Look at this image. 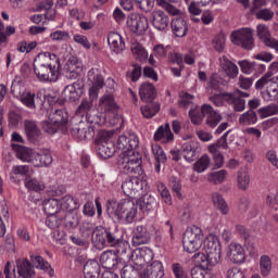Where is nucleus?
<instances>
[{
	"instance_id": "f257e3e1",
	"label": "nucleus",
	"mask_w": 278,
	"mask_h": 278,
	"mask_svg": "<svg viewBox=\"0 0 278 278\" xmlns=\"http://www.w3.org/2000/svg\"><path fill=\"white\" fill-rule=\"evenodd\" d=\"M62 63L58 54L51 52L39 53L34 61V73L39 81L55 84L60 79Z\"/></svg>"
},
{
	"instance_id": "f03ea898",
	"label": "nucleus",
	"mask_w": 278,
	"mask_h": 278,
	"mask_svg": "<svg viewBox=\"0 0 278 278\" xmlns=\"http://www.w3.org/2000/svg\"><path fill=\"white\" fill-rule=\"evenodd\" d=\"M106 211L110 216H114L117 220L131 225L136 220V216H138V204L129 199L119 202L109 200Z\"/></svg>"
},
{
	"instance_id": "7ed1b4c3",
	"label": "nucleus",
	"mask_w": 278,
	"mask_h": 278,
	"mask_svg": "<svg viewBox=\"0 0 278 278\" xmlns=\"http://www.w3.org/2000/svg\"><path fill=\"white\" fill-rule=\"evenodd\" d=\"M192 260L206 268L216 266L220 262V243L214 237L205 239L203 249L197 252Z\"/></svg>"
},
{
	"instance_id": "20e7f679",
	"label": "nucleus",
	"mask_w": 278,
	"mask_h": 278,
	"mask_svg": "<svg viewBox=\"0 0 278 278\" xmlns=\"http://www.w3.org/2000/svg\"><path fill=\"white\" fill-rule=\"evenodd\" d=\"M118 166L131 177H140L142 175V154L135 151L122 152L118 157Z\"/></svg>"
},
{
	"instance_id": "39448f33",
	"label": "nucleus",
	"mask_w": 278,
	"mask_h": 278,
	"mask_svg": "<svg viewBox=\"0 0 278 278\" xmlns=\"http://www.w3.org/2000/svg\"><path fill=\"white\" fill-rule=\"evenodd\" d=\"M98 108L104 116L101 117L98 115L97 117L89 119L93 125H103V123H105V118H116L121 110V106H118V103L112 93H106L100 97Z\"/></svg>"
},
{
	"instance_id": "423d86ee",
	"label": "nucleus",
	"mask_w": 278,
	"mask_h": 278,
	"mask_svg": "<svg viewBox=\"0 0 278 278\" xmlns=\"http://www.w3.org/2000/svg\"><path fill=\"white\" fill-rule=\"evenodd\" d=\"M205 243L203 230L199 226L187 228L182 237V248L186 253H197Z\"/></svg>"
},
{
	"instance_id": "0eeeda50",
	"label": "nucleus",
	"mask_w": 278,
	"mask_h": 278,
	"mask_svg": "<svg viewBox=\"0 0 278 278\" xmlns=\"http://www.w3.org/2000/svg\"><path fill=\"white\" fill-rule=\"evenodd\" d=\"M17 276L16 269L12 268L10 262H8L4 266V275L5 278H31L36 275L34 267H31V263L27 258H18L16 261Z\"/></svg>"
},
{
	"instance_id": "6e6552de",
	"label": "nucleus",
	"mask_w": 278,
	"mask_h": 278,
	"mask_svg": "<svg viewBox=\"0 0 278 278\" xmlns=\"http://www.w3.org/2000/svg\"><path fill=\"white\" fill-rule=\"evenodd\" d=\"M230 40L237 47H242L247 51H251L255 47V40L253 39V30L251 28H241L233 30L230 35Z\"/></svg>"
},
{
	"instance_id": "1a4fd4ad",
	"label": "nucleus",
	"mask_w": 278,
	"mask_h": 278,
	"mask_svg": "<svg viewBox=\"0 0 278 278\" xmlns=\"http://www.w3.org/2000/svg\"><path fill=\"white\" fill-rule=\"evenodd\" d=\"M126 25L132 34L142 36L149 29V20L142 14L132 13L127 16Z\"/></svg>"
},
{
	"instance_id": "9d476101",
	"label": "nucleus",
	"mask_w": 278,
	"mask_h": 278,
	"mask_svg": "<svg viewBox=\"0 0 278 278\" xmlns=\"http://www.w3.org/2000/svg\"><path fill=\"white\" fill-rule=\"evenodd\" d=\"M87 78L89 84H91V87L89 88V97L91 101H94V99L99 97V91L101 90V88L105 86V81L103 79V76L101 75V70L92 67L91 70H89Z\"/></svg>"
},
{
	"instance_id": "9b49d317",
	"label": "nucleus",
	"mask_w": 278,
	"mask_h": 278,
	"mask_svg": "<svg viewBox=\"0 0 278 278\" xmlns=\"http://www.w3.org/2000/svg\"><path fill=\"white\" fill-rule=\"evenodd\" d=\"M139 140L136 134L126 132L118 137L116 147L122 153H129V151H136Z\"/></svg>"
},
{
	"instance_id": "f8f14e48",
	"label": "nucleus",
	"mask_w": 278,
	"mask_h": 278,
	"mask_svg": "<svg viewBox=\"0 0 278 278\" xmlns=\"http://www.w3.org/2000/svg\"><path fill=\"white\" fill-rule=\"evenodd\" d=\"M150 22L152 27L157 29V31H166L168 25H170V18L162 10L153 11L150 15Z\"/></svg>"
},
{
	"instance_id": "ddd939ff",
	"label": "nucleus",
	"mask_w": 278,
	"mask_h": 278,
	"mask_svg": "<svg viewBox=\"0 0 278 278\" xmlns=\"http://www.w3.org/2000/svg\"><path fill=\"white\" fill-rule=\"evenodd\" d=\"M140 278H164V265L160 261H153L139 271Z\"/></svg>"
},
{
	"instance_id": "4468645a",
	"label": "nucleus",
	"mask_w": 278,
	"mask_h": 278,
	"mask_svg": "<svg viewBox=\"0 0 278 278\" xmlns=\"http://www.w3.org/2000/svg\"><path fill=\"white\" fill-rule=\"evenodd\" d=\"M226 257L232 264H242L245 260L244 248L240 243H230L226 250Z\"/></svg>"
},
{
	"instance_id": "2eb2a0df",
	"label": "nucleus",
	"mask_w": 278,
	"mask_h": 278,
	"mask_svg": "<svg viewBox=\"0 0 278 278\" xmlns=\"http://www.w3.org/2000/svg\"><path fill=\"white\" fill-rule=\"evenodd\" d=\"M100 264L103 266V268H106V270H114L116 268H121L123 264L121 261H118V255L114 251H105L100 256Z\"/></svg>"
},
{
	"instance_id": "dca6fc26",
	"label": "nucleus",
	"mask_w": 278,
	"mask_h": 278,
	"mask_svg": "<svg viewBox=\"0 0 278 278\" xmlns=\"http://www.w3.org/2000/svg\"><path fill=\"white\" fill-rule=\"evenodd\" d=\"M151 260H153V251L149 248L135 250L130 254V261L134 262L135 266H144Z\"/></svg>"
},
{
	"instance_id": "f3484780",
	"label": "nucleus",
	"mask_w": 278,
	"mask_h": 278,
	"mask_svg": "<svg viewBox=\"0 0 278 278\" xmlns=\"http://www.w3.org/2000/svg\"><path fill=\"white\" fill-rule=\"evenodd\" d=\"M142 180L138 176L127 179L122 184V190L126 197H136L142 190Z\"/></svg>"
},
{
	"instance_id": "a211bd4d",
	"label": "nucleus",
	"mask_w": 278,
	"mask_h": 278,
	"mask_svg": "<svg viewBox=\"0 0 278 278\" xmlns=\"http://www.w3.org/2000/svg\"><path fill=\"white\" fill-rule=\"evenodd\" d=\"M71 136L75 140H90L94 136V129L90 126L74 125L70 128Z\"/></svg>"
},
{
	"instance_id": "6ab92c4d",
	"label": "nucleus",
	"mask_w": 278,
	"mask_h": 278,
	"mask_svg": "<svg viewBox=\"0 0 278 278\" xmlns=\"http://www.w3.org/2000/svg\"><path fill=\"white\" fill-rule=\"evenodd\" d=\"M12 149L15 151L17 160L28 164H34V160L36 157V151H34V149L18 144H12Z\"/></svg>"
},
{
	"instance_id": "aec40b11",
	"label": "nucleus",
	"mask_w": 278,
	"mask_h": 278,
	"mask_svg": "<svg viewBox=\"0 0 278 278\" xmlns=\"http://www.w3.org/2000/svg\"><path fill=\"white\" fill-rule=\"evenodd\" d=\"M108 45L114 53H123L125 51V39L116 31H111L108 35Z\"/></svg>"
},
{
	"instance_id": "412c9836",
	"label": "nucleus",
	"mask_w": 278,
	"mask_h": 278,
	"mask_svg": "<svg viewBox=\"0 0 278 278\" xmlns=\"http://www.w3.org/2000/svg\"><path fill=\"white\" fill-rule=\"evenodd\" d=\"M84 65L75 56L70 58L65 63V76L67 79H77L81 73Z\"/></svg>"
},
{
	"instance_id": "4be33fe9",
	"label": "nucleus",
	"mask_w": 278,
	"mask_h": 278,
	"mask_svg": "<svg viewBox=\"0 0 278 278\" xmlns=\"http://www.w3.org/2000/svg\"><path fill=\"white\" fill-rule=\"evenodd\" d=\"M151 242V233L147 226H137L132 236V245L140 247L141 244H149Z\"/></svg>"
},
{
	"instance_id": "5701e85b",
	"label": "nucleus",
	"mask_w": 278,
	"mask_h": 278,
	"mask_svg": "<svg viewBox=\"0 0 278 278\" xmlns=\"http://www.w3.org/2000/svg\"><path fill=\"white\" fill-rule=\"evenodd\" d=\"M202 114H206V125L208 127H216L220 121H223V115L218 114V112L214 111V108L210 104L202 105Z\"/></svg>"
},
{
	"instance_id": "b1692460",
	"label": "nucleus",
	"mask_w": 278,
	"mask_h": 278,
	"mask_svg": "<svg viewBox=\"0 0 278 278\" xmlns=\"http://www.w3.org/2000/svg\"><path fill=\"white\" fill-rule=\"evenodd\" d=\"M175 136L170 130V124H165L164 126H160L154 132V140L156 142H162L163 144H168V142H173Z\"/></svg>"
},
{
	"instance_id": "393cba45",
	"label": "nucleus",
	"mask_w": 278,
	"mask_h": 278,
	"mask_svg": "<svg viewBox=\"0 0 278 278\" xmlns=\"http://www.w3.org/2000/svg\"><path fill=\"white\" fill-rule=\"evenodd\" d=\"M139 97L144 103L153 101L157 97V89L151 83H143L139 87Z\"/></svg>"
},
{
	"instance_id": "a878e982",
	"label": "nucleus",
	"mask_w": 278,
	"mask_h": 278,
	"mask_svg": "<svg viewBox=\"0 0 278 278\" xmlns=\"http://www.w3.org/2000/svg\"><path fill=\"white\" fill-rule=\"evenodd\" d=\"M63 99L65 101H79L81 97V85L79 83H73L67 85L63 90Z\"/></svg>"
},
{
	"instance_id": "bb28decb",
	"label": "nucleus",
	"mask_w": 278,
	"mask_h": 278,
	"mask_svg": "<svg viewBox=\"0 0 278 278\" xmlns=\"http://www.w3.org/2000/svg\"><path fill=\"white\" fill-rule=\"evenodd\" d=\"M219 66L224 71L225 75L229 77V79H236V77H238V65L228 60L227 56L219 58Z\"/></svg>"
},
{
	"instance_id": "cd10ccee",
	"label": "nucleus",
	"mask_w": 278,
	"mask_h": 278,
	"mask_svg": "<svg viewBox=\"0 0 278 278\" xmlns=\"http://www.w3.org/2000/svg\"><path fill=\"white\" fill-rule=\"evenodd\" d=\"M53 163V156L49 150H41L40 152H35V160H33V166L41 168L42 166H49Z\"/></svg>"
},
{
	"instance_id": "c85d7f7f",
	"label": "nucleus",
	"mask_w": 278,
	"mask_h": 278,
	"mask_svg": "<svg viewBox=\"0 0 278 278\" xmlns=\"http://www.w3.org/2000/svg\"><path fill=\"white\" fill-rule=\"evenodd\" d=\"M116 253L119 257L121 264H127L128 262H131V247L129 245V242L127 241H121V243H117Z\"/></svg>"
},
{
	"instance_id": "c756f323",
	"label": "nucleus",
	"mask_w": 278,
	"mask_h": 278,
	"mask_svg": "<svg viewBox=\"0 0 278 278\" xmlns=\"http://www.w3.org/2000/svg\"><path fill=\"white\" fill-rule=\"evenodd\" d=\"M139 207L141 212L149 213V212H155L157 210V200H155V197L146 194L139 200Z\"/></svg>"
},
{
	"instance_id": "7c9ffc66",
	"label": "nucleus",
	"mask_w": 278,
	"mask_h": 278,
	"mask_svg": "<svg viewBox=\"0 0 278 278\" xmlns=\"http://www.w3.org/2000/svg\"><path fill=\"white\" fill-rule=\"evenodd\" d=\"M172 31L177 36V38H184L188 34V24L184 17H175L172 23Z\"/></svg>"
},
{
	"instance_id": "2f4dec72",
	"label": "nucleus",
	"mask_w": 278,
	"mask_h": 278,
	"mask_svg": "<svg viewBox=\"0 0 278 278\" xmlns=\"http://www.w3.org/2000/svg\"><path fill=\"white\" fill-rule=\"evenodd\" d=\"M24 127L25 134L30 142H36V140H40L42 132L40 131V128H38V125H36V122L26 121Z\"/></svg>"
},
{
	"instance_id": "473e14b6",
	"label": "nucleus",
	"mask_w": 278,
	"mask_h": 278,
	"mask_svg": "<svg viewBox=\"0 0 278 278\" xmlns=\"http://www.w3.org/2000/svg\"><path fill=\"white\" fill-rule=\"evenodd\" d=\"M85 278H99L101 275V266L96 260L87 261L84 266Z\"/></svg>"
},
{
	"instance_id": "72a5a7b5",
	"label": "nucleus",
	"mask_w": 278,
	"mask_h": 278,
	"mask_svg": "<svg viewBox=\"0 0 278 278\" xmlns=\"http://www.w3.org/2000/svg\"><path fill=\"white\" fill-rule=\"evenodd\" d=\"M62 225L65 229H77L79 226V217L73 212L61 211Z\"/></svg>"
},
{
	"instance_id": "f704fd0d",
	"label": "nucleus",
	"mask_w": 278,
	"mask_h": 278,
	"mask_svg": "<svg viewBox=\"0 0 278 278\" xmlns=\"http://www.w3.org/2000/svg\"><path fill=\"white\" fill-rule=\"evenodd\" d=\"M89 233H91V241L98 247V249H102V247H105V238L108 230L103 227H97L93 230H89Z\"/></svg>"
},
{
	"instance_id": "c9c22d12",
	"label": "nucleus",
	"mask_w": 278,
	"mask_h": 278,
	"mask_svg": "<svg viewBox=\"0 0 278 278\" xmlns=\"http://www.w3.org/2000/svg\"><path fill=\"white\" fill-rule=\"evenodd\" d=\"M181 155L186 162H194V159L197 157V142H185L181 148Z\"/></svg>"
},
{
	"instance_id": "e433bc0d",
	"label": "nucleus",
	"mask_w": 278,
	"mask_h": 278,
	"mask_svg": "<svg viewBox=\"0 0 278 278\" xmlns=\"http://www.w3.org/2000/svg\"><path fill=\"white\" fill-rule=\"evenodd\" d=\"M251 186V174L249 170L241 168L237 172V187L239 190H249Z\"/></svg>"
},
{
	"instance_id": "4c0bfd02",
	"label": "nucleus",
	"mask_w": 278,
	"mask_h": 278,
	"mask_svg": "<svg viewBox=\"0 0 278 278\" xmlns=\"http://www.w3.org/2000/svg\"><path fill=\"white\" fill-rule=\"evenodd\" d=\"M226 103L233 105L235 112H244L247 108V100L243 98H238L233 93H226Z\"/></svg>"
},
{
	"instance_id": "58836bf2",
	"label": "nucleus",
	"mask_w": 278,
	"mask_h": 278,
	"mask_svg": "<svg viewBox=\"0 0 278 278\" xmlns=\"http://www.w3.org/2000/svg\"><path fill=\"white\" fill-rule=\"evenodd\" d=\"M130 50L132 55L136 58V60H139V62H147V60H149V52H147L140 42L131 41Z\"/></svg>"
},
{
	"instance_id": "ea45409f",
	"label": "nucleus",
	"mask_w": 278,
	"mask_h": 278,
	"mask_svg": "<svg viewBox=\"0 0 278 278\" xmlns=\"http://www.w3.org/2000/svg\"><path fill=\"white\" fill-rule=\"evenodd\" d=\"M61 212H73L79 207V202L73 195H65L59 200Z\"/></svg>"
},
{
	"instance_id": "a19ab883",
	"label": "nucleus",
	"mask_w": 278,
	"mask_h": 278,
	"mask_svg": "<svg viewBox=\"0 0 278 278\" xmlns=\"http://www.w3.org/2000/svg\"><path fill=\"white\" fill-rule=\"evenodd\" d=\"M49 121L56 124L59 127H62V125L68 123V113L62 110H56L49 115Z\"/></svg>"
},
{
	"instance_id": "79ce46f5",
	"label": "nucleus",
	"mask_w": 278,
	"mask_h": 278,
	"mask_svg": "<svg viewBox=\"0 0 278 278\" xmlns=\"http://www.w3.org/2000/svg\"><path fill=\"white\" fill-rule=\"evenodd\" d=\"M278 97V76L271 78V83L267 86V90L263 93L265 101H273V98Z\"/></svg>"
},
{
	"instance_id": "37998d69",
	"label": "nucleus",
	"mask_w": 278,
	"mask_h": 278,
	"mask_svg": "<svg viewBox=\"0 0 278 278\" xmlns=\"http://www.w3.org/2000/svg\"><path fill=\"white\" fill-rule=\"evenodd\" d=\"M43 211L49 214H60L62 208L60 206V200L58 199H48L43 201Z\"/></svg>"
},
{
	"instance_id": "c03bdc74",
	"label": "nucleus",
	"mask_w": 278,
	"mask_h": 278,
	"mask_svg": "<svg viewBox=\"0 0 278 278\" xmlns=\"http://www.w3.org/2000/svg\"><path fill=\"white\" fill-rule=\"evenodd\" d=\"M33 174L29 165H14L11 168V177H31Z\"/></svg>"
},
{
	"instance_id": "a18cd8bd",
	"label": "nucleus",
	"mask_w": 278,
	"mask_h": 278,
	"mask_svg": "<svg viewBox=\"0 0 278 278\" xmlns=\"http://www.w3.org/2000/svg\"><path fill=\"white\" fill-rule=\"evenodd\" d=\"M177 1L179 0H156V3L157 5H160V8H163V10H165L172 16H178V14H180L181 11L175 8V5L170 4L177 3Z\"/></svg>"
},
{
	"instance_id": "49530a36",
	"label": "nucleus",
	"mask_w": 278,
	"mask_h": 278,
	"mask_svg": "<svg viewBox=\"0 0 278 278\" xmlns=\"http://www.w3.org/2000/svg\"><path fill=\"white\" fill-rule=\"evenodd\" d=\"M141 114L144 118H153L160 112V103L150 102L140 109Z\"/></svg>"
},
{
	"instance_id": "de8ad7c7",
	"label": "nucleus",
	"mask_w": 278,
	"mask_h": 278,
	"mask_svg": "<svg viewBox=\"0 0 278 278\" xmlns=\"http://www.w3.org/2000/svg\"><path fill=\"white\" fill-rule=\"evenodd\" d=\"M30 262L33 266L39 270H45V273H49V270H51V264L45 261V258L40 255L30 254Z\"/></svg>"
},
{
	"instance_id": "09e8293b",
	"label": "nucleus",
	"mask_w": 278,
	"mask_h": 278,
	"mask_svg": "<svg viewBox=\"0 0 278 278\" xmlns=\"http://www.w3.org/2000/svg\"><path fill=\"white\" fill-rule=\"evenodd\" d=\"M228 175L229 174L227 173L226 169L213 172V173L208 174L207 181H210V184H214V186H218L220 184H224V181H225V179H227Z\"/></svg>"
},
{
	"instance_id": "8fccbe9b",
	"label": "nucleus",
	"mask_w": 278,
	"mask_h": 278,
	"mask_svg": "<svg viewBox=\"0 0 278 278\" xmlns=\"http://www.w3.org/2000/svg\"><path fill=\"white\" fill-rule=\"evenodd\" d=\"M62 223H64L62 219V211L56 214H49L46 218V225L49 229H58L59 227H62Z\"/></svg>"
},
{
	"instance_id": "3c124183",
	"label": "nucleus",
	"mask_w": 278,
	"mask_h": 278,
	"mask_svg": "<svg viewBox=\"0 0 278 278\" xmlns=\"http://www.w3.org/2000/svg\"><path fill=\"white\" fill-rule=\"evenodd\" d=\"M24 186L27 188V190L33 192H42V190L46 188L45 182L38 180L37 178H26L24 180Z\"/></svg>"
},
{
	"instance_id": "603ef678",
	"label": "nucleus",
	"mask_w": 278,
	"mask_h": 278,
	"mask_svg": "<svg viewBox=\"0 0 278 278\" xmlns=\"http://www.w3.org/2000/svg\"><path fill=\"white\" fill-rule=\"evenodd\" d=\"M98 155L103 160H108V157H112L114 153H116V149L114 148V143H104L102 146H97Z\"/></svg>"
},
{
	"instance_id": "864d4df0",
	"label": "nucleus",
	"mask_w": 278,
	"mask_h": 278,
	"mask_svg": "<svg viewBox=\"0 0 278 278\" xmlns=\"http://www.w3.org/2000/svg\"><path fill=\"white\" fill-rule=\"evenodd\" d=\"M260 270L262 277H268L270 271L273 270V262L270 261V256L263 255L260 258Z\"/></svg>"
},
{
	"instance_id": "5fc2aeb1",
	"label": "nucleus",
	"mask_w": 278,
	"mask_h": 278,
	"mask_svg": "<svg viewBox=\"0 0 278 278\" xmlns=\"http://www.w3.org/2000/svg\"><path fill=\"white\" fill-rule=\"evenodd\" d=\"M211 162L210 155L204 154L193 164V170L195 173H205L210 168Z\"/></svg>"
},
{
	"instance_id": "6e6d98bb",
	"label": "nucleus",
	"mask_w": 278,
	"mask_h": 278,
	"mask_svg": "<svg viewBox=\"0 0 278 278\" xmlns=\"http://www.w3.org/2000/svg\"><path fill=\"white\" fill-rule=\"evenodd\" d=\"M256 34L260 40L266 46L270 39L273 38L270 35V30L268 29V26L265 24H258L256 26Z\"/></svg>"
},
{
	"instance_id": "4d7b16f0",
	"label": "nucleus",
	"mask_w": 278,
	"mask_h": 278,
	"mask_svg": "<svg viewBox=\"0 0 278 278\" xmlns=\"http://www.w3.org/2000/svg\"><path fill=\"white\" fill-rule=\"evenodd\" d=\"M21 103L28 108V110H36V93L31 91H26L20 98Z\"/></svg>"
},
{
	"instance_id": "13d9d810",
	"label": "nucleus",
	"mask_w": 278,
	"mask_h": 278,
	"mask_svg": "<svg viewBox=\"0 0 278 278\" xmlns=\"http://www.w3.org/2000/svg\"><path fill=\"white\" fill-rule=\"evenodd\" d=\"M240 125H255L257 123V113L253 110H249L239 117Z\"/></svg>"
},
{
	"instance_id": "bf43d9fd",
	"label": "nucleus",
	"mask_w": 278,
	"mask_h": 278,
	"mask_svg": "<svg viewBox=\"0 0 278 278\" xmlns=\"http://www.w3.org/2000/svg\"><path fill=\"white\" fill-rule=\"evenodd\" d=\"M189 116L193 125H201V123H203V117L207 116V114H203V106H201V109L195 106L189 111Z\"/></svg>"
},
{
	"instance_id": "052dcab7",
	"label": "nucleus",
	"mask_w": 278,
	"mask_h": 278,
	"mask_svg": "<svg viewBox=\"0 0 278 278\" xmlns=\"http://www.w3.org/2000/svg\"><path fill=\"white\" fill-rule=\"evenodd\" d=\"M112 136H114V132L112 131H100L96 138V146L99 147L103 144H114V142H112Z\"/></svg>"
},
{
	"instance_id": "680f3d73",
	"label": "nucleus",
	"mask_w": 278,
	"mask_h": 278,
	"mask_svg": "<svg viewBox=\"0 0 278 278\" xmlns=\"http://www.w3.org/2000/svg\"><path fill=\"white\" fill-rule=\"evenodd\" d=\"M156 188L164 203H166V205H173V197L170 195V191H168V188H166V185H164L163 182H159Z\"/></svg>"
},
{
	"instance_id": "e2e57ef3",
	"label": "nucleus",
	"mask_w": 278,
	"mask_h": 278,
	"mask_svg": "<svg viewBox=\"0 0 278 278\" xmlns=\"http://www.w3.org/2000/svg\"><path fill=\"white\" fill-rule=\"evenodd\" d=\"M258 114L262 116V118H268V116H275V114H278V105L273 103L268 104L267 106L258 109Z\"/></svg>"
},
{
	"instance_id": "0e129e2a",
	"label": "nucleus",
	"mask_w": 278,
	"mask_h": 278,
	"mask_svg": "<svg viewBox=\"0 0 278 278\" xmlns=\"http://www.w3.org/2000/svg\"><path fill=\"white\" fill-rule=\"evenodd\" d=\"M152 153L154 155L155 162H162V164H166V153L162 149V147L157 143L152 144Z\"/></svg>"
},
{
	"instance_id": "69168bd1",
	"label": "nucleus",
	"mask_w": 278,
	"mask_h": 278,
	"mask_svg": "<svg viewBox=\"0 0 278 278\" xmlns=\"http://www.w3.org/2000/svg\"><path fill=\"white\" fill-rule=\"evenodd\" d=\"M225 35L218 34L213 38L212 45L215 51H217L218 53H223L225 51Z\"/></svg>"
},
{
	"instance_id": "338daca9",
	"label": "nucleus",
	"mask_w": 278,
	"mask_h": 278,
	"mask_svg": "<svg viewBox=\"0 0 278 278\" xmlns=\"http://www.w3.org/2000/svg\"><path fill=\"white\" fill-rule=\"evenodd\" d=\"M191 277L192 278H214V274L207 271V269L202 267H193L191 269Z\"/></svg>"
},
{
	"instance_id": "774afa93",
	"label": "nucleus",
	"mask_w": 278,
	"mask_h": 278,
	"mask_svg": "<svg viewBox=\"0 0 278 278\" xmlns=\"http://www.w3.org/2000/svg\"><path fill=\"white\" fill-rule=\"evenodd\" d=\"M123 265H119L121 270V277L122 278H134L137 275L136 269L131 265H125L126 263H123Z\"/></svg>"
}]
</instances>
